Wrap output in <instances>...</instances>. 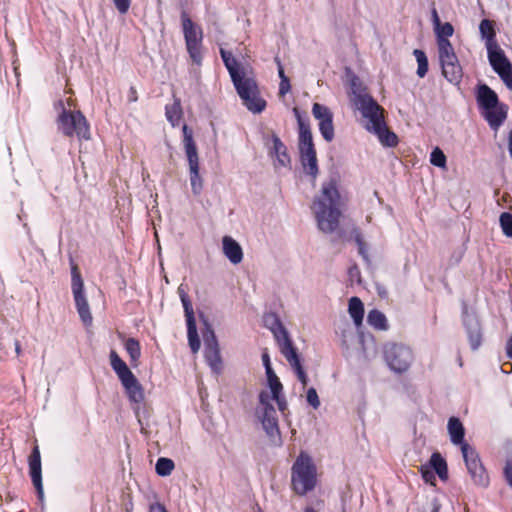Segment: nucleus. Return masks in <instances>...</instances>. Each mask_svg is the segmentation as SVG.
<instances>
[{
	"instance_id": "obj_43",
	"label": "nucleus",
	"mask_w": 512,
	"mask_h": 512,
	"mask_svg": "<svg viewBox=\"0 0 512 512\" xmlns=\"http://www.w3.org/2000/svg\"><path fill=\"white\" fill-rule=\"evenodd\" d=\"M115 8L120 14H126L131 6V0H112Z\"/></svg>"
},
{
	"instance_id": "obj_48",
	"label": "nucleus",
	"mask_w": 512,
	"mask_h": 512,
	"mask_svg": "<svg viewBox=\"0 0 512 512\" xmlns=\"http://www.w3.org/2000/svg\"><path fill=\"white\" fill-rule=\"evenodd\" d=\"M431 17H432L433 28H435L436 26H439V24L442 23L439 18V15L437 13V10L435 8H433L431 11Z\"/></svg>"
},
{
	"instance_id": "obj_3",
	"label": "nucleus",
	"mask_w": 512,
	"mask_h": 512,
	"mask_svg": "<svg viewBox=\"0 0 512 512\" xmlns=\"http://www.w3.org/2000/svg\"><path fill=\"white\" fill-rule=\"evenodd\" d=\"M339 205L340 194L337 182L330 178L323 182L321 190L311 207L321 231L331 233L338 227Z\"/></svg>"
},
{
	"instance_id": "obj_18",
	"label": "nucleus",
	"mask_w": 512,
	"mask_h": 512,
	"mask_svg": "<svg viewBox=\"0 0 512 512\" xmlns=\"http://www.w3.org/2000/svg\"><path fill=\"white\" fill-rule=\"evenodd\" d=\"M205 341V358L209 364V366L214 371H219L221 369V356L218 341L216 336L212 330H209L208 333L204 336Z\"/></svg>"
},
{
	"instance_id": "obj_41",
	"label": "nucleus",
	"mask_w": 512,
	"mask_h": 512,
	"mask_svg": "<svg viewBox=\"0 0 512 512\" xmlns=\"http://www.w3.org/2000/svg\"><path fill=\"white\" fill-rule=\"evenodd\" d=\"M503 474L507 484L512 488V457L506 459Z\"/></svg>"
},
{
	"instance_id": "obj_15",
	"label": "nucleus",
	"mask_w": 512,
	"mask_h": 512,
	"mask_svg": "<svg viewBox=\"0 0 512 512\" xmlns=\"http://www.w3.org/2000/svg\"><path fill=\"white\" fill-rule=\"evenodd\" d=\"M280 344V350L283 356L288 361L291 368L294 370L298 380L301 382L303 388L308 384V376L305 373L300 358L293 347L290 339L285 332L282 333V337L278 338Z\"/></svg>"
},
{
	"instance_id": "obj_17",
	"label": "nucleus",
	"mask_w": 512,
	"mask_h": 512,
	"mask_svg": "<svg viewBox=\"0 0 512 512\" xmlns=\"http://www.w3.org/2000/svg\"><path fill=\"white\" fill-rule=\"evenodd\" d=\"M312 114L318 121V126L323 138L330 142L334 138L333 114L331 110L319 103H314Z\"/></svg>"
},
{
	"instance_id": "obj_12",
	"label": "nucleus",
	"mask_w": 512,
	"mask_h": 512,
	"mask_svg": "<svg viewBox=\"0 0 512 512\" xmlns=\"http://www.w3.org/2000/svg\"><path fill=\"white\" fill-rule=\"evenodd\" d=\"M462 456L473 483L482 488L488 487L489 475L476 450L469 444H462Z\"/></svg>"
},
{
	"instance_id": "obj_45",
	"label": "nucleus",
	"mask_w": 512,
	"mask_h": 512,
	"mask_svg": "<svg viewBox=\"0 0 512 512\" xmlns=\"http://www.w3.org/2000/svg\"><path fill=\"white\" fill-rule=\"evenodd\" d=\"M439 510L440 503L436 499H433L431 502L427 503L420 512H439Z\"/></svg>"
},
{
	"instance_id": "obj_20",
	"label": "nucleus",
	"mask_w": 512,
	"mask_h": 512,
	"mask_svg": "<svg viewBox=\"0 0 512 512\" xmlns=\"http://www.w3.org/2000/svg\"><path fill=\"white\" fill-rule=\"evenodd\" d=\"M222 251L226 258L234 265L243 260V250L240 244L231 236L222 238Z\"/></svg>"
},
{
	"instance_id": "obj_57",
	"label": "nucleus",
	"mask_w": 512,
	"mask_h": 512,
	"mask_svg": "<svg viewBox=\"0 0 512 512\" xmlns=\"http://www.w3.org/2000/svg\"><path fill=\"white\" fill-rule=\"evenodd\" d=\"M16 352H17V354H19V352H20V347L18 345H16Z\"/></svg>"
},
{
	"instance_id": "obj_49",
	"label": "nucleus",
	"mask_w": 512,
	"mask_h": 512,
	"mask_svg": "<svg viewBox=\"0 0 512 512\" xmlns=\"http://www.w3.org/2000/svg\"><path fill=\"white\" fill-rule=\"evenodd\" d=\"M177 292H178V295H179V297L181 299V302H185V300L189 298L187 293H186L185 288L183 287V285H180L178 287Z\"/></svg>"
},
{
	"instance_id": "obj_26",
	"label": "nucleus",
	"mask_w": 512,
	"mask_h": 512,
	"mask_svg": "<svg viewBox=\"0 0 512 512\" xmlns=\"http://www.w3.org/2000/svg\"><path fill=\"white\" fill-rule=\"evenodd\" d=\"M450 440L455 445L467 444L464 442L465 429L461 421L456 417H451L447 425Z\"/></svg>"
},
{
	"instance_id": "obj_39",
	"label": "nucleus",
	"mask_w": 512,
	"mask_h": 512,
	"mask_svg": "<svg viewBox=\"0 0 512 512\" xmlns=\"http://www.w3.org/2000/svg\"><path fill=\"white\" fill-rule=\"evenodd\" d=\"M499 220L503 233L508 237H512V215L504 212L500 215Z\"/></svg>"
},
{
	"instance_id": "obj_10",
	"label": "nucleus",
	"mask_w": 512,
	"mask_h": 512,
	"mask_svg": "<svg viewBox=\"0 0 512 512\" xmlns=\"http://www.w3.org/2000/svg\"><path fill=\"white\" fill-rule=\"evenodd\" d=\"M183 144L188 161L190 184L194 195H199L203 189V180L199 173V157L195 142L193 140V133L187 125H183Z\"/></svg>"
},
{
	"instance_id": "obj_21",
	"label": "nucleus",
	"mask_w": 512,
	"mask_h": 512,
	"mask_svg": "<svg viewBox=\"0 0 512 512\" xmlns=\"http://www.w3.org/2000/svg\"><path fill=\"white\" fill-rule=\"evenodd\" d=\"M130 401L140 404L144 401V390L137 378L133 375L121 381Z\"/></svg>"
},
{
	"instance_id": "obj_1",
	"label": "nucleus",
	"mask_w": 512,
	"mask_h": 512,
	"mask_svg": "<svg viewBox=\"0 0 512 512\" xmlns=\"http://www.w3.org/2000/svg\"><path fill=\"white\" fill-rule=\"evenodd\" d=\"M348 96L354 108L360 111L364 118L366 130L375 134L382 145L395 146L397 136L387 128L383 108L367 93L365 86L355 76L349 78Z\"/></svg>"
},
{
	"instance_id": "obj_36",
	"label": "nucleus",
	"mask_w": 512,
	"mask_h": 512,
	"mask_svg": "<svg viewBox=\"0 0 512 512\" xmlns=\"http://www.w3.org/2000/svg\"><path fill=\"white\" fill-rule=\"evenodd\" d=\"M414 55L418 63L417 75L423 78L428 71V60L425 53L422 50H414Z\"/></svg>"
},
{
	"instance_id": "obj_34",
	"label": "nucleus",
	"mask_w": 512,
	"mask_h": 512,
	"mask_svg": "<svg viewBox=\"0 0 512 512\" xmlns=\"http://www.w3.org/2000/svg\"><path fill=\"white\" fill-rule=\"evenodd\" d=\"M187 334L189 346L193 353H197L200 349V339L197 333L196 322L187 323Z\"/></svg>"
},
{
	"instance_id": "obj_11",
	"label": "nucleus",
	"mask_w": 512,
	"mask_h": 512,
	"mask_svg": "<svg viewBox=\"0 0 512 512\" xmlns=\"http://www.w3.org/2000/svg\"><path fill=\"white\" fill-rule=\"evenodd\" d=\"M71 290L75 302V307L81 322L85 326H91L93 317L90 311L88 299L84 290V281L76 265L72 266L71 269Z\"/></svg>"
},
{
	"instance_id": "obj_37",
	"label": "nucleus",
	"mask_w": 512,
	"mask_h": 512,
	"mask_svg": "<svg viewBox=\"0 0 512 512\" xmlns=\"http://www.w3.org/2000/svg\"><path fill=\"white\" fill-rule=\"evenodd\" d=\"M446 156L439 147H435L430 154V162L439 168H446Z\"/></svg>"
},
{
	"instance_id": "obj_13",
	"label": "nucleus",
	"mask_w": 512,
	"mask_h": 512,
	"mask_svg": "<svg viewBox=\"0 0 512 512\" xmlns=\"http://www.w3.org/2000/svg\"><path fill=\"white\" fill-rule=\"evenodd\" d=\"M274 401H270V396L267 391L260 394V404L257 408V417L262 423V426L269 436L278 434V420L276 411L273 406Z\"/></svg>"
},
{
	"instance_id": "obj_55",
	"label": "nucleus",
	"mask_w": 512,
	"mask_h": 512,
	"mask_svg": "<svg viewBox=\"0 0 512 512\" xmlns=\"http://www.w3.org/2000/svg\"><path fill=\"white\" fill-rule=\"evenodd\" d=\"M304 512H318V511H316V510H315L313 507H311V506H307V507L305 508Z\"/></svg>"
},
{
	"instance_id": "obj_25",
	"label": "nucleus",
	"mask_w": 512,
	"mask_h": 512,
	"mask_svg": "<svg viewBox=\"0 0 512 512\" xmlns=\"http://www.w3.org/2000/svg\"><path fill=\"white\" fill-rule=\"evenodd\" d=\"M477 100L482 111L499 102L497 94L485 84L479 86Z\"/></svg>"
},
{
	"instance_id": "obj_23",
	"label": "nucleus",
	"mask_w": 512,
	"mask_h": 512,
	"mask_svg": "<svg viewBox=\"0 0 512 512\" xmlns=\"http://www.w3.org/2000/svg\"><path fill=\"white\" fill-rule=\"evenodd\" d=\"M267 381L270 389V392H267L270 396V401L277 403L278 408L283 411L286 407V402L283 397H281L283 387L275 372L267 374Z\"/></svg>"
},
{
	"instance_id": "obj_14",
	"label": "nucleus",
	"mask_w": 512,
	"mask_h": 512,
	"mask_svg": "<svg viewBox=\"0 0 512 512\" xmlns=\"http://www.w3.org/2000/svg\"><path fill=\"white\" fill-rule=\"evenodd\" d=\"M488 60L493 70L499 75L504 84L512 90V64L506 57L503 49L494 47L487 51Z\"/></svg>"
},
{
	"instance_id": "obj_8",
	"label": "nucleus",
	"mask_w": 512,
	"mask_h": 512,
	"mask_svg": "<svg viewBox=\"0 0 512 512\" xmlns=\"http://www.w3.org/2000/svg\"><path fill=\"white\" fill-rule=\"evenodd\" d=\"M384 361L391 372L397 375L407 373L414 363V352L406 344L390 342L383 348Z\"/></svg>"
},
{
	"instance_id": "obj_51",
	"label": "nucleus",
	"mask_w": 512,
	"mask_h": 512,
	"mask_svg": "<svg viewBox=\"0 0 512 512\" xmlns=\"http://www.w3.org/2000/svg\"><path fill=\"white\" fill-rule=\"evenodd\" d=\"M278 63V74L281 80L288 79L284 74V69L280 63V61L277 60Z\"/></svg>"
},
{
	"instance_id": "obj_5",
	"label": "nucleus",
	"mask_w": 512,
	"mask_h": 512,
	"mask_svg": "<svg viewBox=\"0 0 512 512\" xmlns=\"http://www.w3.org/2000/svg\"><path fill=\"white\" fill-rule=\"evenodd\" d=\"M433 29L436 36L442 74L450 83L457 85L463 77V70L454 47L449 40L454 33V28L451 23L444 22Z\"/></svg>"
},
{
	"instance_id": "obj_35",
	"label": "nucleus",
	"mask_w": 512,
	"mask_h": 512,
	"mask_svg": "<svg viewBox=\"0 0 512 512\" xmlns=\"http://www.w3.org/2000/svg\"><path fill=\"white\" fill-rule=\"evenodd\" d=\"M175 468L173 460L161 457L157 460L155 469L159 476H169Z\"/></svg>"
},
{
	"instance_id": "obj_24",
	"label": "nucleus",
	"mask_w": 512,
	"mask_h": 512,
	"mask_svg": "<svg viewBox=\"0 0 512 512\" xmlns=\"http://www.w3.org/2000/svg\"><path fill=\"white\" fill-rule=\"evenodd\" d=\"M479 31L482 39L485 40L487 51L494 49V47H499L495 40L496 32L493 21L488 19L482 20L479 25Z\"/></svg>"
},
{
	"instance_id": "obj_9",
	"label": "nucleus",
	"mask_w": 512,
	"mask_h": 512,
	"mask_svg": "<svg viewBox=\"0 0 512 512\" xmlns=\"http://www.w3.org/2000/svg\"><path fill=\"white\" fill-rule=\"evenodd\" d=\"M181 24L189 57L194 64L199 66L203 58V31L186 13L181 15Z\"/></svg>"
},
{
	"instance_id": "obj_4",
	"label": "nucleus",
	"mask_w": 512,
	"mask_h": 512,
	"mask_svg": "<svg viewBox=\"0 0 512 512\" xmlns=\"http://www.w3.org/2000/svg\"><path fill=\"white\" fill-rule=\"evenodd\" d=\"M58 131L67 137L78 140L90 139V127L85 116L75 109V102L66 92L55 104Z\"/></svg>"
},
{
	"instance_id": "obj_44",
	"label": "nucleus",
	"mask_w": 512,
	"mask_h": 512,
	"mask_svg": "<svg viewBox=\"0 0 512 512\" xmlns=\"http://www.w3.org/2000/svg\"><path fill=\"white\" fill-rule=\"evenodd\" d=\"M355 241L358 246L359 253L363 256L364 259H368V249L362 235L357 233L355 236Z\"/></svg>"
},
{
	"instance_id": "obj_19",
	"label": "nucleus",
	"mask_w": 512,
	"mask_h": 512,
	"mask_svg": "<svg viewBox=\"0 0 512 512\" xmlns=\"http://www.w3.org/2000/svg\"><path fill=\"white\" fill-rule=\"evenodd\" d=\"M271 156L274 158V165L277 167H287L290 164V157L287 148L276 136L272 135L269 145Z\"/></svg>"
},
{
	"instance_id": "obj_30",
	"label": "nucleus",
	"mask_w": 512,
	"mask_h": 512,
	"mask_svg": "<svg viewBox=\"0 0 512 512\" xmlns=\"http://www.w3.org/2000/svg\"><path fill=\"white\" fill-rule=\"evenodd\" d=\"M110 364L119 377L120 381L133 375L127 364L119 357L115 351L110 352Z\"/></svg>"
},
{
	"instance_id": "obj_31",
	"label": "nucleus",
	"mask_w": 512,
	"mask_h": 512,
	"mask_svg": "<svg viewBox=\"0 0 512 512\" xmlns=\"http://www.w3.org/2000/svg\"><path fill=\"white\" fill-rule=\"evenodd\" d=\"M468 338L472 349H477L481 345V333L479 324L476 320L470 319L469 322L466 320Z\"/></svg>"
},
{
	"instance_id": "obj_38",
	"label": "nucleus",
	"mask_w": 512,
	"mask_h": 512,
	"mask_svg": "<svg viewBox=\"0 0 512 512\" xmlns=\"http://www.w3.org/2000/svg\"><path fill=\"white\" fill-rule=\"evenodd\" d=\"M359 341L362 346V352L358 355L359 358L369 360L373 356L375 350L374 341L372 339L366 340L364 338H360Z\"/></svg>"
},
{
	"instance_id": "obj_28",
	"label": "nucleus",
	"mask_w": 512,
	"mask_h": 512,
	"mask_svg": "<svg viewBox=\"0 0 512 512\" xmlns=\"http://www.w3.org/2000/svg\"><path fill=\"white\" fill-rule=\"evenodd\" d=\"M348 312L357 328L361 327L364 317V305L358 297H351L348 301Z\"/></svg>"
},
{
	"instance_id": "obj_22",
	"label": "nucleus",
	"mask_w": 512,
	"mask_h": 512,
	"mask_svg": "<svg viewBox=\"0 0 512 512\" xmlns=\"http://www.w3.org/2000/svg\"><path fill=\"white\" fill-rule=\"evenodd\" d=\"M482 115L493 129H497L505 120L507 111L506 107L498 102L496 105L491 106V108L482 111Z\"/></svg>"
},
{
	"instance_id": "obj_7",
	"label": "nucleus",
	"mask_w": 512,
	"mask_h": 512,
	"mask_svg": "<svg viewBox=\"0 0 512 512\" xmlns=\"http://www.w3.org/2000/svg\"><path fill=\"white\" fill-rule=\"evenodd\" d=\"M294 113L299 126L298 147L302 166L307 174L316 177L318 173L317 156L309 125L304 122L297 108H294Z\"/></svg>"
},
{
	"instance_id": "obj_29",
	"label": "nucleus",
	"mask_w": 512,
	"mask_h": 512,
	"mask_svg": "<svg viewBox=\"0 0 512 512\" xmlns=\"http://www.w3.org/2000/svg\"><path fill=\"white\" fill-rule=\"evenodd\" d=\"M124 348L130 357L132 367H138L141 357V345L135 338H127L123 341Z\"/></svg>"
},
{
	"instance_id": "obj_42",
	"label": "nucleus",
	"mask_w": 512,
	"mask_h": 512,
	"mask_svg": "<svg viewBox=\"0 0 512 512\" xmlns=\"http://www.w3.org/2000/svg\"><path fill=\"white\" fill-rule=\"evenodd\" d=\"M182 305H183L185 316H186V322L187 323L196 322L195 318H194V311H193V307H192V303H191L190 299L189 298L186 299L185 302H182Z\"/></svg>"
},
{
	"instance_id": "obj_2",
	"label": "nucleus",
	"mask_w": 512,
	"mask_h": 512,
	"mask_svg": "<svg viewBox=\"0 0 512 512\" xmlns=\"http://www.w3.org/2000/svg\"><path fill=\"white\" fill-rule=\"evenodd\" d=\"M220 54L243 105L252 113H261L266 101L260 96L251 70L240 64L231 52L221 48Z\"/></svg>"
},
{
	"instance_id": "obj_53",
	"label": "nucleus",
	"mask_w": 512,
	"mask_h": 512,
	"mask_svg": "<svg viewBox=\"0 0 512 512\" xmlns=\"http://www.w3.org/2000/svg\"><path fill=\"white\" fill-rule=\"evenodd\" d=\"M507 354L509 358H512V338L508 341L507 344Z\"/></svg>"
},
{
	"instance_id": "obj_33",
	"label": "nucleus",
	"mask_w": 512,
	"mask_h": 512,
	"mask_svg": "<svg viewBox=\"0 0 512 512\" xmlns=\"http://www.w3.org/2000/svg\"><path fill=\"white\" fill-rule=\"evenodd\" d=\"M166 117L172 126H177L182 118V110L180 103L175 101L171 105L166 106Z\"/></svg>"
},
{
	"instance_id": "obj_6",
	"label": "nucleus",
	"mask_w": 512,
	"mask_h": 512,
	"mask_svg": "<svg viewBox=\"0 0 512 512\" xmlns=\"http://www.w3.org/2000/svg\"><path fill=\"white\" fill-rule=\"evenodd\" d=\"M318 483V470L313 458L305 451L295 459L291 467V489L304 496L313 491Z\"/></svg>"
},
{
	"instance_id": "obj_32",
	"label": "nucleus",
	"mask_w": 512,
	"mask_h": 512,
	"mask_svg": "<svg viewBox=\"0 0 512 512\" xmlns=\"http://www.w3.org/2000/svg\"><path fill=\"white\" fill-rule=\"evenodd\" d=\"M367 322L370 326L378 330H386L388 328V323L385 315L376 309L369 311L367 316Z\"/></svg>"
},
{
	"instance_id": "obj_47",
	"label": "nucleus",
	"mask_w": 512,
	"mask_h": 512,
	"mask_svg": "<svg viewBox=\"0 0 512 512\" xmlns=\"http://www.w3.org/2000/svg\"><path fill=\"white\" fill-rule=\"evenodd\" d=\"M262 361L265 366L266 374H271L272 372H274L271 367L269 355L267 353H264L262 355Z\"/></svg>"
},
{
	"instance_id": "obj_16",
	"label": "nucleus",
	"mask_w": 512,
	"mask_h": 512,
	"mask_svg": "<svg viewBox=\"0 0 512 512\" xmlns=\"http://www.w3.org/2000/svg\"><path fill=\"white\" fill-rule=\"evenodd\" d=\"M434 471L440 479L446 480L448 478L447 463L439 453H433L430 461L420 467L423 480L432 485H435Z\"/></svg>"
},
{
	"instance_id": "obj_27",
	"label": "nucleus",
	"mask_w": 512,
	"mask_h": 512,
	"mask_svg": "<svg viewBox=\"0 0 512 512\" xmlns=\"http://www.w3.org/2000/svg\"><path fill=\"white\" fill-rule=\"evenodd\" d=\"M34 488H36L38 499L43 507L45 496L41 481L40 453L36 447H34Z\"/></svg>"
},
{
	"instance_id": "obj_56",
	"label": "nucleus",
	"mask_w": 512,
	"mask_h": 512,
	"mask_svg": "<svg viewBox=\"0 0 512 512\" xmlns=\"http://www.w3.org/2000/svg\"><path fill=\"white\" fill-rule=\"evenodd\" d=\"M343 344L348 348V341H347V339L343 340Z\"/></svg>"
},
{
	"instance_id": "obj_46",
	"label": "nucleus",
	"mask_w": 512,
	"mask_h": 512,
	"mask_svg": "<svg viewBox=\"0 0 512 512\" xmlns=\"http://www.w3.org/2000/svg\"><path fill=\"white\" fill-rule=\"evenodd\" d=\"M290 91V83L289 79L281 80L280 87H279V93L280 95H285Z\"/></svg>"
},
{
	"instance_id": "obj_50",
	"label": "nucleus",
	"mask_w": 512,
	"mask_h": 512,
	"mask_svg": "<svg viewBox=\"0 0 512 512\" xmlns=\"http://www.w3.org/2000/svg\"><path fill=\"white\" fill-rule=\"evenodd\" d=\"M28 474L32 477V452L27 456Z\"/></svg>"
},
{
	"instance_id": "obj_40",
	"label": "nucleus",
	"mask_w": 512,
	"mask_h": 512,
	"mask_svg": "<svg viewBox=\"0 0 512 512\" xmlns=\"http://www.w3.org/2000/svg\"><path fill=\"white\" fill-rule=\"evenodd\" d=\"M306 400L314 409H317L320 406V400L314 388H309L307 390Z\"/></svg>"
},
{
	"instance_id": "obj_54",
	"label": "nucleus",
	"mask_w": 512,
	"mask_h": 512,
	"mask_svg": "<svg viewBox=\"0 0 512 512\" xmlns=\"http://www.w3.org/2000/svg\"><path fill=\"white\" fill-rule=\"evenodd\" d=\"M130 101H136L137 100V95H136V91L131 88V95L129 97Z\"/></svg>"
},
{
	"instance_id": "obj_52",
	"label": "nucleus",
	"mask_w": 512,
	"mask_h": 512,
	"mask_svg": "<svg viewBox=\"0 0 512 512\" xmlns=\"http://www.w3.org/2000/svg\"><path fill=\"white\" fill-rule=\"evenodd\" d=\"M150 512H167V511L165 510V508L162 505L157 504V505H153L151 507Z\"/></svg>"
}]
</instances>
